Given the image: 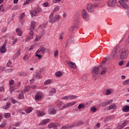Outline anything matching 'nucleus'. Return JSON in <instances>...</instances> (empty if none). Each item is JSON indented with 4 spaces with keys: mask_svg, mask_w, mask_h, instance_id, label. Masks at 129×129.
Instances as JSON below:
<instances>
[{
    "mask_svg": "<svg viewBox=\"0 0 129 129\" xmlns=\"http://www.w3.org/2000/svg\"><path fill=\"white\" fill-rule=\"evenodd\" d=\"M36 27V22L32 21L30 28L29 29L30 32L28 36L26 37L25 39L26 42H29L30 40H32L33 39V37H34V29H35Z\"/></svg>",
    "mask_w": 129,
    "mask_h": 129,
    "instance_id": "nucleus-1",
    "label": "nucleus"
},
{
    "mask_svg": "<svg viewBox=\"0 0 129 129\" xmlns=\"http://www.w3.org/2000/svg\"><path fill=\"white\" fill-rule=\"evenodd\" d=\"M84 124V122L82 120L77 121V122L74 123L72 125H64L62 126V129H69V128H73V127H75L76 126H79L80 125H83Z\"/></svg>",
    "mask_w": 129,
    "mask_h": 129,
    "instance_id": "nucleus-2",
    "label": "nucleus"
},
{
    "mask_svg": "<svg viewBox=\"0 0 129 129\" xmlns=\"http://www.w3.org/2000/svg\"><path fill=\"white\" fill-rule=\"evenodd\" d=\"M46 51H47V48L43 46H40L39 48L35 52L36 57H38V59H41L42 58L41 55L45 54V53H46Z\"/></svg>",
    "mask_w": 129,
    "mask_h": 129,
    "instance_id": "nucleus-3",
    "label": "nucleus"
},
{
    "mask_svg": "<svg viewBox=\"0 0 129 129\" xmlns=\"http://www.w3.org/2000/svg\"><path fill=\"white\" fill-rule=\"evenodd\" d=\"M119 53H120V58L122 60L126 59L128 56V50L124 48L120 49Z\"/></svg>",
    "mask_w": 129,
    "mask_h": 129,
    "instance_id": "nucleus-4",
    "label": "nucleus"
},
{
    "mask_svg": "<svg viewBox=\"0 0 129 129\" xmlns=\"http://www.w3.org/2000/svg\"><path fill=\"white\" fill-rule=\"evenodd\" d=\"M99 73V68L95 67L93 68V79L94 80H96L97 75Z\"/></svg>",
    "mask_w": 129,
    "mask_h": 129,
    "instance_id": "nucleus-5",
    "label": "nucleus"
},
{
    "mask_svg": "<svg viewBox=\"0 0 129 129\" xmlns=\"http://www.w3.org/2000/svg\"><path fill=\"white\" fill-rule=\"evenodd\" d=\"M82 16L85 21H88L89 20V15L87 13V11L85 9H83L82 11Z\"/></svg>",
    "mask_w": 129,
    "mask_h": 129,
    "instance_id": "nucleus-6",
    "label": "nucleus"
},
{
    "mask_svg": "<svg viewBox=\"0 0 129 129\" xmlns=\"http://www.w3.org/2000/svg\"><path fill=\"white\" fill-rule=\"evenodd\" d=\"M45 34V32L44 31V30H42L40 33L39 35H37L36 36L35 39H34V42L36 43L37 42H38L41 38H42V36H43Z\"/></svg>",
    "mask_w": 129,
    "mask_h": 129,
    "instance_id": "nucleus-7",
    "label": "nucleus"
},
{
    "mask_svg": "<svg viewBox=\"0 0 129 129\" xmlns=\"http://www.w3.org/2000/svg\"><path fill=\"white\" fill-rule=\"evenodd\" d=\"M42 78V75L41 74V71H38L36 73L35 75L33 76V79L32 80L35 81L36 80H39V79H41Z\"/></svg>",
    "mask_w": 129,
    "mask_h": 129,
    "instance_id": "nucleus-8",
    "label": "nucleus"
},
{
    "mask_svg": "<svg viewBox=\"0 0 129 129\" xmlns=\"http://www.w3.org/2000/svg\"><path fill=\"white\" fill-rule=\"evenodd\" d=\"M59 125H60V123L58 122L55 123H50L48 125L47 127L48 128H52V127L55 128V127H57V126H59Z\"/></svg>",
    "mask_w": 129,
    "mask_h": 129,
    "instance_id": "nucleus-9",
    "label": "nucleus"
},
{
    "mask_svg": "<svg viewBox=\"0 0 129 129\" xmlns=\"http://www.w3.org/2000/svg\"><path fill=\"white\" fill-rule=\"evenodd\" d=\"M87 10L89 13H93L94 12V8L92 4L89 3L87 6Z\"/></svg>",
    "mask_w": 129,
    "mask_h": 129,
    "instance_id": "nucleus-10",
    "label": "nucleus"
},
{
    "mask_svg": "<svg viewBox=\"0 0 129 129\" xmlns=\"http://www.w3.org/2000/svg\"><path fill=\"white\" fill-rule=\"evenodd\" d=\"M107 4L109 7H114L116 5V0H108Z\"/></svg>",
    "mask_w": 129,
    "mask_h": 129,
    "instance_id": "nucleus-11",
    "label": "nucleus"
},
{
    "mask_svg": "<svg viewBox=\"0 0 129 129\" xmlns=\"http://www.w3.org/2000/svg\"><path fill=\"white\" fill-rule=\"evenodd\" d=\"M113 101V100H110L105 102H102L100 104V106H101L102 107H104V106H106V105H108V104L112 103Z\"/></svg>",
    "mask_w": 129,
    "mask_h": 129,
    "instance_id": "nucleus-12",
    "label": "nucleus"
},
{
    "mask_svg": "<svg viewBox=\"0 0 129 129\" xmlns=\"http://www.w3.org/2000/svg\"><path fill=\"white\" fill-rule=\"evenodd\" d=\"M118 3L122 8H124V9L128 8V5H127L126 3H125L123 0H120L118 1Z\"/></svg>",
    "mask_w": 129,
    "mask_h": 129,
    "instance_id": "nucleus-13",
    "label": "nucleus"
},
{
    "mask_svg": "<svg viewBox=\"0 0 129 129\" xmlns=\"http://www.w3.org/2000/svg\"><path fill=\"white\" fill-rule=\"evenodd\" d=\"M118 51V49H117V48H114L112 51V53H111V57H112V58H115V57L117 56Z\"/></svg>",
    "mask_w": 129,
    "mask_h": 129,
    "instance_id": "nucleus-14",
    "label": "nucleus"
},
{
    "mask_svg": "<svg viewBox=\"0 0 129 129\" xmlns=\"http://www.w3.org/2000/svg\"><path fill=\"white\" fill-rule=\"evenodd\" d=\"M53 13L51 12V14L49 16V22L51 23V24H54V23H55L56 20L55 19V17H53Z\"/></svg>",
    "mask_w": 129,
    "mask_h": 129,
    "instance_id": "nucleus-15",
    "label": "nucleus"
},
{
    "mask_svg": "<svg viewBox=\"0 0 129 129\" xmlns=\"http://www.w3.org/2000/svg\"><path fill=\"white\" fill-rule=\"evenodd\" d=\"M55 104L58 106V107L59 110H62V108L63 107V105H64V103L61 101H57L55 102Z\"/></svg>",
    "mask_w": 129,
    "mask_h": 129,
    "instance_id": "nucleus-16",
    "label": "nucleus"
},
{
    "mask_svg": "<svg viewBox=\"0 0 129 129\" xmlns=\"http://www.w3.org/2000/svg\"><path fill=\"white\" fill-rule=\"evenodd\" d=\"M67 64L69 66V67H71V68L76 69V64H75V63L68 61L67 62Z\"/></svg>",
    "mask_w": 129,
    "mask_h": 129,
    "instance_id": "nucleus-17",
    "label": "nucleus"
},
{
    "mask_svg": "<svg viewBox=\"0 0 129 129\" xmlns=\"http://www.w3.org/2000/svg\"><path fill=\"white\" fill-rule=\"evenodd\" d=\"M6 46H7V43H5L2 47H0L1 53H6L7 52V49L6 48Z\"/></svg>",
    "mask_w": 129,
    "mask_h": 129,
    "instance_id": "nucleus-18",
    "label": "nucleus"
},
{
    "mask_svg": "<svg viewBox=\"0 0 129 129\" xmlns=\"http://www.w3.org/2000/svg\"><path fill=\"white\" fill-rule=\"evenodd\" d=\"M51 119L47 118L46 119H43L42 122L39 123V125H45L46 123H48V122H50Z\"/></svg>",
    "mask_w": 129,
    "mask_h": 129,
    "instance_id": "nucleus-19",
    "label": "nucleus"
},
{
    "mask_svg": "<svg viewBox=\"0 0 129 129\" xmlns=\"http://www.w3.org/2000/svg\"><path fill=\"white\" fill-rule=\"evenodd\" d=\"M56 109H55V108L53 107H51L48 109L49 114H51V115L56 114Z\"/></svg>",
    "mask_w": 129,
    "mask_h": 129,
    "instance_id": "nucleus-20",
    "label": "nucleus"
},
{
    "mask_svg": "<svg viewBox=\"0 0 129 129\" xmlns=\"http://www.w3.org/2000/svg\"><path fill=\"white\" fill-rule=\"evenodd\" d=\"M30 15L31 17H38V14L35 9L30 11Z\"/></svg>",
    "mask_w": 129,
    "mask_h": 129,
    "instance_id": "nucleus-21",
    "label": "nucleus"
},
{
    "mask_svg": "<svg viewBox=\"0 0 129 129\" xmlns=\"http://www.w3.org/2000/svg\"><path fill=\"white\" fill-rule=\"evenodd\" d=\"M16 32L17 34H18V35L19 36V37H21V36H22L23 31H22V30H21L20 28L16 29Z\"/></svg>",
    "mask_w": 129,
    "mask_h": 129,
    "instance_id": "nucleus-22",
    "label": "nucleus"
},
{
    "mask_svg": "<svg viewBox=\"0 0 129 129\" xmlns=\"http://www.w3.org/2000/svg\"><path fill=\"white\" fill-rule=\"evenodd\" d=\"M117 106L115 105V104H113L110 105L108 108V110H111V109H116Z\"/></svg>",
    "mask_w": 129,
    "mask_h": 129,
    "instance_id": "nucleus-23",
    "label": "nucleus"
},
{
    "mask_svg": "<svg viewBox=\"0 0 129 129\" xmlns=\"http://www.w3.org/2000/svg\"><path fill=\"white\" fill-rule=\"evenodd\" d=\"M10 106H11V102H8L7 103L6 105L3 106L2 107V108H3V109H9V108H10Z\"/></svg>",
    "mask_w": 129,
    "mask_h": 129,
    "instance_id": "nucleus-24",
    "label": "nucleus"
},
{
    "mask_svg": "<svg viewBox=\"0 0 129 129\" xmlns=\"http://www.w3.org/2000/svg\"><path fill=\"white\" fill-rule=\"evenodd\" d=\"M77 25H74L71 27L69 29V33H73V32L74 31V29H75V28H77Z\"/></svg>",
    "mask_w": 129,
    "mask_h": 129,
    "instance_id": "nucleus-25",
    "label": "nucleus"
},
{
    "mask_svg": "<svg viewBox=\"0 0 129 129\" xmlns=\"http://www.w3.org/2000/svg\"><path fill=\"white\" fill-rule=\"evenodd\" d=\"M34 10L36 12V13L38 14H39V13H41L42 12V8L40 7V6H37V7L34 9Z\"/></svg>",
    "mask_w": 129,
    "mask_h": 129,
    "instance_id": "nucleus-26",
    "label": "nucleus"
},
{
    "mask_svg": "<svg viewBox=\"0 0 129 129\" xmlns=\"http://www.w3.org/2000/svg\"><path fill=\"white\" fill-rule=\"evenodd\" d=\"M21 53V50H18V52L14 55L13 58L14 60H16L19 56H20V54Z\"/></svg>",
    "mask_w": 129,
    "mask_h": 129,
    "instance_id": "nucleus-27",
    "label": "nucleus"
},
{
    "mask_svg": "<svg viewBox=\"0 0 129 129\" xmlns=\"http://www.w3.org/2000/svg\"><path fill=\"white\" fill-rule=\"evenodd\" d=\"M122 111L124 112H128L129 111V106H125L122 107Z\"/></svg>",
    "mask_w": 129,
    "mask_h": 129,
    "instance_id": "nucleus-28",
    "label": "nucleus"
},
{
    "mask_svg": "<svg viewBox=\"0 0 129 129\" xmlns=\"http://www.w3.org/2000/svg\"><path fill=\"white\" fill-rule=\"evenodd\" d=\"M59 11H60V6H56V7H55L54 8V9H53V10L52 12V13H53V14H54V13H56L57 12H59Z\"/></svg>",
    "mask_w": 129,
    "mask_h": 129,
    "instance_id": "nucleus-29",
    "label": "nucleus"
},
{
    "mask_svg": "<svg viewBox=\"0 0 129 129\" xmlns=\"http://www.w3.org/2000/svg\"><path fill=\"white\" fill-rule=\"evenodd\" d=\"M37 113H38L37 116H44L45 113L43 111H40L39 110H37Z\"/></svg>",
    "mask_w": 129,
    "mask_h": 129,
    "instance_id": "nucleus-30",
    "label": "nucleus"
},
{
    "mask_svg": "<svg viewBox=\"0 0 129 129\" xmlns=\"http://www.w3.org/2000/svg\"><path fill=\"white\" fill-rule=\"evenodd\" d=\"M56 92V89L55 88H52L50 90L49 92V95L52 96L53 95V93H55Z\"/></svg>",
    "mask_w": 129,
    "mask_h": 129,
    "instance_id": "nucleus-31",
    "label": "nucleus"
},
{
    "mask_svg": "<svg viewBox=\"0 0 129 129\" xmlns=\"http://www.w3.org/2000/svg\"><path fill=\"white\" fill-rule=\"evenodd\" d=\"M55 76L57 77H60V76H62L63 75V74L61 72H56L55 74Z\"/></svg>",
    "mask_w": 129,
    "mask_h": 129,
    "instance_id": "nucleus-32",
    "label": "nucleus"
},
{
    "mask_svg": "<svg viewBox=\"0 0 129 129\" xmlns=\"http://www.w3.org/2000/svg\"><path fill=\"white\" fill-rule=\"evenodd\" d=\"M112 118V116H110L109 117H106L104 119V122H107V121H109V120H110Z\"/></svg>",
    "mask_w": 129,
    "mask_h": 129,
    "instance_id": "nucleus-33",
    "label": "nucleus"
},
{
    "mask_svg": "<svg viewBox=\"0 0 129 129\" xmlns=\"http://www.w3.org/2000/svg\"><path fill=\"white\" fill-rule=\"evenodd\" d=\"M78 109H81V108H85V105L82 103L80 104L78 107Z\"/></svg>",
    "mask_w": 129,
    "mask_h": 129,
    "instance_id": "nucleus-34",
    "label": "nucleus"
},
{
    "mask_svg": "<svg viewBox=\"0 0 129 129\" xmlns=\"http://www.w3.org/2000/svg\"><path fill=\"white\" fill-rule=\"evenodd\" d=\"M12 40H13L12 41L13 45H15V43H17V41H18V38L13 36L12 37Z\"/></svg>",
    "mask_w": 129,
    "mask_h": 129,
    "instance_id": "nucleus-35",
    "label": "nucleus"
},
{
    "mask_svg": "<svg viewBox=\"0 0 129 129\" xmlns=\"http://www.w3.org/2000/svg\"><path fill=\"white\" fill-rule=\"evenodd\" d=\"M42 98V96H41L40 94H36L35 96V100H39L40 98Z\"/></svg>",
    "mask_w": 129,
    "mask_h": 129,
    "instance_id": "nucleus-36",
    "label": "nucleus"
},
{
    "mask_svg": "<svg viewBox=\"0 0 129 129\" xmlns=\"http://www.w3.org/2000/svg\"><path fill=\"white\" fill-rule=\"evenodd\" d=\"M54 17L56 22H57V21H58V20H59L61 17V16L58 14L55 15Z\"/></svg>",
    "mask_w": 129,
    "mask_h": 129,
    "instance_id": "nucleus-37",
    "label": "nucleus"
},
{
    "mask_svg": "<svg viewBox=\"0 0 129 129\" xmlns=\"http://www.w3.org/2000/svg\"><path fill=\"white\" fill-rule=\"evenodd\" d=\"M7 124V120H4L2 123L0 125L1 127H5Z\"/></svg>",
    "mask_w": 129,
    "mask_h": 129,
    "instance_id": "nucleus-38",
    "label": "nucleus"
},
{
    "mask_svg": "<svg viewBox=\"0 0 129 129\" xmlns=\"http://www.w3.org/2000/svg\"><path fill=\"white\" fill-rule=\"evenodd\" d=\"M4 117L6 118H10V117H11V113H5L4 115Z\"/></svg>",
    "mask_w": 129,
    "mask_h": 129,
    "instance_id": "nucleus-39",
    "label": "nucleus"
},
{
    "mask_svg": "<svg viewBox=\"0 0 129 129\" xmlns=\"http://www.w3.org/2000/svg\"><path fill=\"white\" fill-rule=\"evenodd\" d=\"M24 18H25V13H23L22 14H21L19 19L20 20L22 21V20H24Z\"/></svg>",
    "mask_w": 129,
    "mask_h": 129,
    "instance_id": "nucleus-40",
    "label": "nucleus"
},
{
    "mask_svg": "<svg viewBox=\"0 0 129 129\" xmlns=\"http://www.w3.org/2000/svg\"><path fill=\"white\" fill-rule=\"evenodd\" d=\"M74 104H76V102H70L68 104V106H69V107L70 106H73V105H74Z\"/></svg>",
    "mask_w": 129,
    "mask_h": 129,
    "instance_id": "nucleus-41",
    "label": "nucleus"
},
{
    "mask_svg": "<svg viewBox=\"0 0 129 129\" xmlns=\"http://www.w3.org/2000/svg\"><path fill=\"white\" fill-rule=\"evenodd\" d=\"M103 71L101 72V75H103V74H105L106 73V68H104L102 69Z\"/></svg>",
    "mask_w": 129,
    "mask_h": 129,
    "instance_id": "nucleus-42",
    "label": "nucleus"
},
{
    "mask_svg": "<svg viewBox=\"0 0 129 129\" xmlns=\"http://www.w3.org/2000/svg\"><path fill=\"white\" fill-rule=\"evenodd\" d=\"M31 89V87L29 86H26L25 87L24 90L26 91V92H28Z\"/></svg>",
    "mask_w": 129,
    "mask_h": 129,
    "instance_id": "nucleus-43",
    "label": "nucleus"
},
{
    "mask_svg": "<svg viewBox=\"0 0 129 129\" xmlns=\"http://www.w3.org/2000/svg\"><path fill=\"white\" fill-rule=\"evenodd\" d=\"M28 73L22 72L20 73V76H27Z\"/></svg>",
    "mask_w": 129,
    "mask_h": 129,
    "instance_id": "nucleus-44",
    "label": "nucleus"
},
{
    "mask_svg": "<svg viewBox=\"0 0 129 129\" xmlns=\"http://www.w3.org/2000/svg\"><path fill=\"white\" fill-rule=\"evenodd\" d=\"M10 93H11V94H12V93H13V91H14V90H15V88L14 87H13V86H11L10 87Z\"/></svg>",
    "mask_w": 129,
    "mask_h": 129,
    "instance_id": "nucleus-45",
    "label": "nucleus"
},
{
    "mask_svg": "<svg viewBox=\"0 0 129 129\" xmlns=\"http://www.w3.org/2000/svg\"><path fill=\"white\" fill-rule=\"evenodd\" d=\"M5 72L6 73H12V72H13V69H9L5 70Z\"/></svg>",
    "mask_w": 129,
    "mask_h": 129,
    "instance_id": "nucleus-46",
    "label": "nucleus"
},
{
    "mask_svg": "<svg viewBox=\"0 0 129 129\" xmlns=\"http://www.w3.org/2000/svg\"><path fill=\"white\" fill-rule=\"evenodd\" d=\"M24 61H27V60H29V56L27 54H25L23 57Z\"/></svg>",
    "mask_w": 129,
    "mask_h": 129,
    "instance_id": "nucleus-47",
    "label": "nucleus"
},
{
    "mask_svg": "<svg viewBox=\"0 0 129 129\" xmlns=\"http://www.w3.org/2000/svg\"><path fill=\"white\" fill-rule=\"evenodd\" d=\"M61 1L62 0H53L52 3L53 4H60V3L61 2Z\"/></svg>",
    "mask_w": 129,
    "mask_h": 129,
    "instance_id": "nucleus-48",
    "label": "nucleus"
},
{
    "mask_svg": "<svg viewBox=\"0 0 129 129\" xmlns=\"http://www.w3.org/2000/svg\"><path fill=\"white\" fill-rule=\"evenodd\" d=\"M33 111V109L32 108H29L26 111V113H30Z\"/></svg>",
    "mask_w": 129,
    "mask_h": 129,
    "instance_id": "nucleus-49",
    "label": "nucleus"
},
{
    "mask_svg": "<svg viewBox=\"0 0 129 129\" xmlns=\"http://www.w3.org/2000/svg\"><path fill=\"white\" fill-rule=\"evenodd\" d=\"M91 110L92 111V112H95L97 110V109L95 107L93 106L91 108Z\"/></svg>",
    "mask_w": 129,
    "mask_h": 129,
    "instance_id": "nucleus-50",
    "label": "nucleus"
},
{
    "mask_svg": "<svg viewBox=\"0 0 129 129\" xmlns=\"http://www.w3.org/2000/svg\"><path fill=\"white\" fill-rule=\"evenodd\" d=\"M59 53V51H58V50H56L55 51H54V57H57V56H58V54Z\"/></svg>",
    "mask_w": 129,
    "mask_h": 129,
    "instance_id": "nucleus-51",
    "label": "nucleus"
},
{
    "mask_svg": "<svg viewBox=\"0 0 129 129\" xmlns=\"http://www.w3.org/2000/svg\"><path fill=\"white\" fill-rule=\"evenodd\" d=\"M111 93V91H110V89H107L106 90V95H109Z\"/></svg>",
    "mask_w": 129,
    "mask_h": 129,
    "instance_id": "nucleus-52",
    "label": "nucleus"
},
{
    "mask_svg": "<svg viewBox=\"0 0 129 129\" xmlns=\"http://www.w3.org/2000/svg\"><path fill=\"white\" fill-rule=\"evenodd\" d=\"M127 124V121H125L122 123V127H124Z\"/></svg>",
    "mask_w": 129,
    "mask_h": 129,
    "instance_id": "nucleus-53",
    "label": "nucleus"
},
{
    "mask_svg": "<svg viewBox=\"0 0 129 129\" xmlns=\"http://www.w3.org/2000/svg\"><path fill=\"white\" fill-rule=\"evenodd\" d=\"M21 123V122H17L13 124H12L13 126H19V125Z\"/></svg>",
    "mask_w": 129,
    "mask_h": 129,
    "instance_id": "nucleus-54",
    "label": "nucleus"
},
{
    "mask_svg": "<svg viewBox=\"0 0 129 129\" xmlns=\"http://www.w3.org/2000/svg\"><path fill=\"white\" fill-rule=\"evenodd\" d=\"M48 6H49V3H48V2H45L43 4V7H44V8H47Z\"/></svg>",
    "mask_w": 129,
    "mask_h": 129,
    "instance_id": "nucleus-55",
    "label": "nucleus"
},
{
    "mask_svg": "<svg viewBox=\"0 0 129 129\" xmlns=\"http://www.w3.org/2000/svg\"><path fill=\"white\" fill-rule=\"evenodd\" d=\"M24 95H22V94H20L19 95V99H23L24 98Z\"/></svg>",
    "mask_w": 129,
    "mask_h": 129,
    "instance_id": "nucleus-56",
    "label": "nucleus"
},
{
    "mask_svg": "<svg viewBox=\"0 0 129 129\" xmlns=\"http://www.w3.org/2000/svg\"><path fill=\"white\" fill-rule=\"evenodd\" d=\"M5 12V9H4V6L3 5L0 6V12Z\"/></svg>",
    "mask_w": 129,
    "mask_h": 129,
    "instance_id": "nucleus-57",
    "label": "nucleus"
},
{
    "mask_svg": "<svg viewBox=\"0 0 129 129\" xmlns=\"http://www.w3.org/2000/svg\"><path fill=\"white\" fill-rule=\"evenodd\" d=\"M77 96H75V95H72L70 97V99L72 100V99H76V98H77Z\"/></svg>",
    "mask_w": 129,
    "mask_h": 129,
    "instance_id": "nucleus-58",
    "label": "nucleus"
},
{
    "mask_svg": "<svg viewBox=\"0 0 129 129\" xmlns=\"http://www.w3.org/2000/svg\"><path fill=\"white\" fill-rule=\"evenodd\" d=\"M35 46H36V44H33L32 45H31L30 47L29 48V51H31V50H33V49L35 48Z\"/></svg>",
    "mask_w": 129,
    "mask_h": 129,
    "instance_id": "nucleus-59",
    "label": "nucleus"
},
{
    "mask_svg": "<svg viewBox=\"0 0 129 129\" xmlns=\"http://www.w3.org/2000/svg\"><path fill=\"white\" fill-rule=\"evenodd\" d=\"M123 85H129V81H124L122 83Z\"/></svg>",
    "mask_w": 129,
    "mask_h": 129,
    "instance_id": "nucleus-60",
    "label": "nucleus"
},
{
    "mask_svg": "<svg viewBox=\"0 0 129 129\" xmlns=\"http://www.w3.org/2000/svg\"><path fill=\"white\" fill-rule=\"evenodd\" d=\"M69 99V97H68V96H66L64 97H63L62 98H61L62 100H67Z\"/></svg>",
    "mask_w": 129,
    "mask_h": 129,
    "instance_id": "nucleus-61",
    "label": "nucleus"
},
{
    "mask_svg": "<svg viewBox=\"0 0 129 129\" xmlns=\"http://www.w3.org/2000/svg\"><path fill=\"white\" fill-rule=\"evenodd\" d=\"M123 63H124V61L123 60H122L119 62L118 63L119 66H122V65H123Z\"/></svg>",
    "mask_w": 129,
    "mask_h": 129,
    "instance_id": "nucleus-62",
    "label": "nucleus"
},
{
    "mask_svg": "<svg viewBox=\"0 0 129 129\" xmlns=\"http://www.w3.org/2000/svg\"><path fill=\"white\" fill-rule=\"evenodd\" d=\"M67 107H69L68 104H63V105H62V109H64V108H67Z\"/></svg>",
    "mask_w": 129,
    "mask_h": 129,
    "instance_id": "nucleus-63",
    "label": "nucleus"
},
{
    "mask_svg": "<svg viewBox=\"0 0 129 129\" xmlns=\"http://www.w3.org/2000/svg\"><path fill=\"white\" fill-rule=\"evenodd\" d=\"M81 80H82V81H85V80H86V76H83L82 77Z\"/></svg>",
    "mask_w": 129,
    "mask_h": 129,
    "instance_id": "nucleus-64",
    "label": "nucleus"
}]
</instances>
